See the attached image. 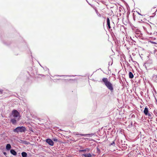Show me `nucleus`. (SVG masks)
I'll return each mask as SVG.
<instances>
[{"mask_svg":"<svg viewBox=\"0 0 157 157\" xmlns=\"http://www.w3.org/2000/svg\"><path fill=\"white\" fill-rule=\"evenodd\" d=\"M12 114L14 118L12 119L10 121L13 124H15L17 121H18L20 119V113L17 110H14L12 111Z\"/></svg>","mask_w":157,"mask_h":157,"instance_id":"f257e3e1","label":"nucleus"},{"mask_svg":"<svg viewBox=\"0 0 157 157\" xmlns=\"http://www.w3.org/2000/svg\"><path fill=\"white\" fill-rule=\"evenodd\" d=\"M102 81L105 86L109 89L111 91H113V85L111 83L108 81L107 78H103L102 79Z\"/></svg>","mask_w":157,"mask_h":157,"instance_id":"f03ea898","label":"nucleus"},{"mask_svg":"<svg viewBox=\"0 0 157 157\" xmlns=\"http://www.w3.org/2000/svg\"><path fill=\"white\" fill-rule=\"evenodd\" d=\"M26 130V129L25 127L23 126L18 127L15 128L13 130V131L15 132L18 133L19 132H25Z\"/></svg>","mask_w":157,"mask_h":157,"instance_id":"7ed1b4c3","label":"nucleus"},{"mask_svg":"<svg viewBox=\"0 0 157 157\" xmlns=\"http://www.w3.org/2000/svg\"><path fill=\"white\" fill-rule=\"evenodd\" d=\"M46 142L49 145L51 146H53L54 145L53 142L50 139H48L46 140Z\"/></svg>","mask_w":157,"mask_h":157,"instance_id":"20e7f679","label":"nucleus"},{"mask_svg":"<svg viewBox=\"0 0 157 157\" xmlns=\"http://www.w3.org/2000/svg\"><path fill=\"white\" fill-rule=\"evenodd\" d=\"M94 155V154L91 155L90 153L85 154L82 155L83 157H92Z\"/></svg>","mask_w":157,"mask_h":157,"instance_id":"39448f33","label":"nucleus"},{"mask_svg":"<svg viewBox=\"0 0 157 157\" xmlns=\"http://www.w3.org/2000/svg\"><path fill=\"white\" fill-rule=\"evenodd\" d=\"M144 112L145 115H148L149 116L150 115V114L149 113H148V110L147 108V107L145 108Z\"/></svg>","mask_w":157,"mask_h":157,"instance_id":"423d86ee","label":"nucleus"},{"mask_svg":"<svg viewBox=\"0 0 157 157\" xmlns=\"http://www.w3.org/2000/svg\"><path fill=\"white\" fill-rule=\"evenodd\" d=\"M107 25H108V28L109 29H111V27L110 25V20L108 17L107 18Z\"/></svg>","mask_w":157,"mask_h":157,"instance_id":"0eeeda50","label":"nucleus"},{"mask_svg":"<svg viewBox=\"0 0 157 157\" xmlns=\"http://www.w3.org/2000/svg\"><path fill=\"white\" fill-rule=\"evenodd\" d=\"M74 133V134L75 135H79L81 136H85L88 135V134H79V133L78 132H75Z\"/></svg>","mask_w":157,"mask_h":157,"instance_id":"6e6552de","label":"nucleus"},{"mask_svg":"<svg viewBox=\"0 0 157 157\" xmlns=\"http://www.w3.org/2000/svg\"><path fill=\"white\" fill-rule=\"evenodd\" d=\"M10 153L14 155H16L17 154V152L13 149L11 150Z\"/></svg>","mask_w":157,"mask_h":157,"instance_id":"1a4fd4ad","label":"nucleus"},{"mask_svg":"<svg viewBox=\"0 0 157 157\" xmlns=\"http://www.w3.org/2000/svg\"><path fill=\"white\" fill-rule=\"evenodd\" d=\"M129 78H133L134 76L132 72H129Z\"/></svg>","mask_w":157,"mask_h":157,"instance_id":"9d476101","label":"nucleus"},{"mask_svg":"<svg viewBox=\"0 0 157 157\" xmlns=\"http://www.w3.org/2000/svg\"><path fill=\"white\" fill-rule=\"evenodd\" d=\"M21 155L22 157H27V154L25 152H22L21 153Z\"/></svg>","mask_w":157,"mask_h":157,"instance_id":"9b49d317","label":"nucleus"},{"mask_svg":"<svg viewBox=\"0 0 157 157\" xmlns=\"http://www.w3.org/2000/svg\"><path fill=\"white\" fill-rule=\"evenodd\" d=\"M11 147V146L10 144H7V145H6V149L7 150H10V149Z\"/></svg>","mask_w":157,"mask_h":157,"instance_id":"f8f14e48","label":"nucleus"},{"mask_svg":"<svg viewBox=\"0 0 157 157\" xmlns=\"http://www.w3.org/2000/svg\"><path fill=\"white\" fill-rule=\"evenodd\" d=\"M20 140V141H19V142L21 143L22 144H27V142L26 141L23 140Z\"/></svg>","mask_w":157,"mask_h":157,"instance_id":"ddd939ff","label":"nucleus"},{"mask_svg":"<svg viewBox=\"0 0 157 157\" xmlns=\"http://www.w3.org/2000/svg\"><path fill=\"white\" fill-rule=\"evenodd\" d=\"M53 140L54 141H57V139H56V138H54L53 139Z\"/></svg>","mask_w":157,"mask_h":157,"instance_id":"4468645a","label":"nucleus"},{"mask_svg":"<svg viewBox=\"0 0 157 157\" xmlns=\"http://www.w3.org/2000/svg\"><path fill=\"white\" fill-rule=\"evenodd\" d=\"M86 150H81V151H83V152H86Z\"/></svg>","mask_w":157,"mask_h":157,"instance_id":"2eb2a0df","label":"nucleus"},{"mask_svg":"<svg viewBox=\"0 0 157 157\" xmlns=\"http://www.w3.org/2000/svg\"><path fill=\"white\" fill-rule=\"evenodd\" d=\"M113 144H115V143L114 141H113V143L111 144V145H113Z\"/></svg>","mask_w":157,"mask_h":157,"instance_id":"dca6fc26","label":"nucleus"},{"mask_svg":"<svg viewBox=\"0 0 157 157\" xmlns=\"http://www.w3.org/2000/svg\"><path fill=\"white\" fill-rule=\"evenodd\" d=\"M3 153H4V155H6V153L5 152H4Z\"/></svg>","mask_w":157,"mask_h":157,"instance_id":"f3484780","label":"nucleus"}]
</instances>
